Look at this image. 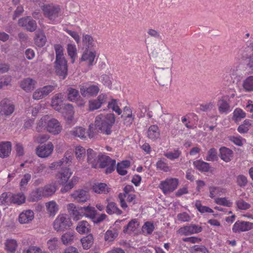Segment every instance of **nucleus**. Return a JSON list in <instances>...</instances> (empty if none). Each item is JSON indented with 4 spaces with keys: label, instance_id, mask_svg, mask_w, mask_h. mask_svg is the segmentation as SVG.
<instances>
[{
    "label": "nucleus",
    "instance_id": "nucleus-1",
    "mask_svg": "<svg viewBox=\"0 0 253 253\" xmlns=\"http://www.w3.org/2000/svg\"><path fill=\"white\" fill-rule=\"evenodd\" d=\"M56 58L54 64V70L56 74L61 80H64L68 75L67 61L65 59L63 54V47L59 44L54 46Z\"/></svg>",
    "mask_w": 253,
    "mask_h": 253
},
{
    "label": "nucleus",
    "instance_id": "nucleus-2",
    "mask_svg": "<svg viewBox=\"0 0 253 253\" xmlns=\"http://www.w3.org/2000/svg\"><path fill=\"white\" fill-rule=\"evenodd\" d=\"M115 122V116L113 113L105 115L102 114L95 118V126L101 133L105 135H110L112 133V128Z\"/></svg>",
    "mask_w": 253,
    "mask_h": 253
},
{
    "label": "nucleus",
    "instance_id": "nucleus-3",
    "mask_svg": "<svg viewBox=\"0 0 253 253\" xmlns=\"http://www.w3.org/2000/svg\"><path fill=\"white\" fill-rule=\"evenodd\" d=\"M44 16L50 21H54L61 15L60 6L53 3L44 4L41 6Z\"/></svg>",
    "mask_w": 253,
    "mask_h": 253
},
{
    "label": "nucleus",
    "instance_id": "nucleus-4",
    "mask_svg": "<svg viewBox=\"0 0 253 253\" xmlns=\"http://www.w3.org/2000/svg\"><path fill=\"white\" fill-rule=\"evenodd\" d=\"M72 222L67 215L60 214L53 222V226L57 232H64L68 230L72 226Z\"/></svg>",
    "mask_w": 253,
    "mask_h": 253
},
{
    "label": "nucleus",
    "instance_id": "nucleus-5",
    "mask_svg": "<svg viewBox=\"0 0 253 253\" xmlns=\"http://www.w3.org/2000/svg\"><path fill=\"white\" fill-rule=\"evenodd\" d=\"M156 79L160 85H169L171 80V70L164 69L162 68H155Z\"/></svg>",
    "mask_w": 253,
    "mask_h": 253
},
{
    "label": "nucleus",
    "instance_id": "nucleus-6",
    "mask_svg": "<svg viewBox=\"0 0 253 253\" xmlns=\"http://www.w3.org/2000/svg\"><path fill=\"white\" fill-rule=\"evenodd\" d=\"M99 168L103 169L106 168L105 173L106 174L110 173L115 170L116 165V160H113L109 156L99 154L98 157Z\"/></svg>",
    "mask_w": 253,
    "mask_h": 253
},
{
    "label": "nucleus",
    "instance_id": "nucleus-7",
    "mask_svg": "<svg viewBox=\"0 0 253 253\" xmlns=\"http://www.w3.org/2000/svg\"><path fill=\"white\" fill-rule=\"evenodd\" d=\"M173 54L171 50L168 49V51L162 56L159 60L155 68H162L164 69H169L171 70L173 64Z\"/></svg>",
    "mask_w": 253,
    "mask_h": 253
},
{
    "label": "nucleus",
    "instance_id": "nucleus-8",
    "mask_svg": "<svg viewBox=\"0 0 253 253\" xmlns=\"http://www.w3.org/2000/svg\"><path fill=\"white\" fill-rule=\"evenodd\" d=\"M178 180L177 178L167 179L161 182L159 187L164 194L170 193L173 191L178 186Z\"/></svg>",
    "mask_w": 253,
    "mask_h": 253
},
{
    "label": "nucleus",
    "instance_id": "nucleus-9",
    "mask_svg": "<svg viewBox=\"0 0 253 253\" xmlns=\"http://www.w3.org/2000/svg\"><path fill=\"white\" fill-rule=\"evenodd\" d=\"M15 106L8 99L5 98L0 102V115L8 116L14 112Z\"/></svg>",
    "mask_w": 253,
    "mask_h": 253
},
{
    "label": "nucleus",
    "instance_id": "nucleus-10",
    "mask_svg": "<svg viewBox=\"0 0 253 253\" xmlns=\"http://www.w3.org/2000/svg\"><path fill=\"white\" fill-rule=\"evenodd\" d=\"M71 197L74 201L79 203H84L90 199V195L87 191L83 189H78L71 194Z\"/></svg>",
    "mask_w": 253,
    "mask_h": 253
},
{
    "label": "nucleus",
    "instance_id": "nucleus-11",
    "mask_svg": "<svg viewBox=\"0 0 253 253\" xmlns=\"http://www.w3.org/2000/svg\"><path fill=\"white\" fill-rule=\"evenodd\" d=\"M79 86L81 93L84 97L96 96L99 91V87L94 84H91L88 86L80 85Z\"/></svg>",
    "mask_w": 253,
    "mask_h": 253
},
{
    "label": "nucleus",
    "instance_id": "nucleus-12",
    "mask_svg": "<svg viewBox=\"0 0 253 253\" xmlns=\"http://www.w3.org/2000/svg\"><path fill=\"white\" fill-rule=\"evenodd\" d=\"M54 146L51 142L46 144L39 146L36 148V154L41 158H46L52 153Z\"/></svg>",
    "mask_w": 253,
    "mask_h": 253
},
{
    "label": "nucleus",
    "instance_id": "nucleus-13",
    "mask_svg": "<svg viewBox=\"0 0 253 253\" xmlns=\"http://www.w3.org/2000/svg\"><path fill=\"white\" fill-rule=\"evenodd\" d=\"M18 24L30 32L35 31L37 27L36 21L29 16L20 18L18 21Z\"/></svg>",
    "mask_w": 253,
    "mask_h": 253
},
{
    "label": "nucleus",
    "instance_id": "nucleus-14",
    "mask_svg": "<svg viewBox=\"0 0 253 253\" xmlns=\"http://www.w3.org/2000/svg\"><path fill=\"white\" fill-rule=\"evenodd\" d=\"M46 127L48 132L53 134H58L62 129V127L59 122L55 119H51L48 120Z\"/></svg>",
    "mask_w": 253,
    "mask_h": 253
},
{
    "label": "nucleus",
    "instance_id": "nucleus-15",
    "mask_svg": "<svg viewBox=\"0 0 253 253\" xmlns=\"http://www.w3.org/2000/svg\"><path fill=\"white\" fill-rule=\"evenodd\" d=\"M72 157V154L70 152H67L65 153L64 158L57 162L51 164L49 168L51 169H57L58 167L61 166L69 165L71 163Z\"/></svg>",
    "mask_w": 253,
    "mask_h": 253
},
{
    "label": "nucleus",
    "instance_id": "nucleus-16",
    "mask_svg": "<svg viewBox=\"0 0 253 253\" xmlns=\"http://www.w3.org/2000/svg\"><path fill=\"white\" fill-rule=\"evenodd\" d=\"M202 231V227L201 226L195 224H191L189 226H185L180 228L179 229V233L181 234L187 236L194 233H200Z\"/></svg>",
    "mask_w": 253,
    "mask_h": 253
},
{
    "label": "nucleus",
    "instance_id": "nucleus-17",
    "mask_svg": "<svg viewBox=\"0 0 253 253\" xmlns=\"http://www.w3.org/2000/svg\"><path fill=\"white\" fill-rule=\"evenodd\" d=\"M253 228V223L248 221H237L234 224L232 230L234 233L247 231Z\"/></svg>",
    "mask_w": 253,
    "mask_h": 253
},
{
    "label": "nucleus",
    "instance_id": "nucleus-18",
    "mask_svg": "<svg viewBox=\"0 0 253 253\" xmlns=\"http://www.w3.org/2000/svg\"><path fill=\"white\" fill-rule=\"evenodd\" d=\"M67 208L74 220H78L83 216L84 211L81 210V207L77 208L74 204H69Z\"/></svg>",
    "mask_w": 253,
    "mask_h": 253
},
{
    "label": "nucleus",
    "instance_id": "nucleus-19",
    "mask_svg": "<svg viewBox=\"0 0 253 253\" xmlns=\"http://www.w3.org/2000/svg\"><path fill=\"white\" fill-rule=\"evenodd\" d=\"M11 146L10 141L0 142V157L5 158L9 157L11 152Z\"/></svg>",
    "mask_w": 253,
    "mask_h": 253
},
{
    "label": "nucleus",
    "instance_id": "nucleus-20",
    "mask_svg": "<svg viewBox=\"0 0 253 253\" xmlns=\"http://www.w3.org/2000/svg\"><path fill=\"white\" fill-rule=\"evenodd\" d=\"M63 95L62 93H57L52 98L51 106L56 111H61L63 107Z\"/></svg>",
    "mask_w": 253,
    "mask_h": 253
},
{
    "label": "nucleus",
    "instance_id": "nucleus-21",
    "mask_svg": "<svg viewBox=\"0 0 253 253\" xmlns=\"http://www.w3.org/2000/svg\"><path fill=\"white\" fill-rule=\"evenodd\" d=\"M34 217V212L30 210L21 212L18 217V221L21 224H27L31 221Z\"/></svg>",
    "mask_w": 253,
    "mask_h": 253
},
{
    "label": "nucleus",
    "instance_id": "nucleus-22",
    "mask_svg": "<svg viewBox=\"0 0 253 253\" xmlns=\"http://www.w3.org/2000/svg\"><path fill=\"white\" fill-rule=\"evenodd\" d=\"M106 96L101 94L99 95L96 99H93L89 101V110L93 111L99 108L105 102Z\"/></svg>",
    "mask_w": 253,
    "mask_h": 253
},
{
    "label": "nucleus",
    "instance_id": "nucleus-23",
    "mask_svg": "<svg viewBox=\"0 0 253 253\" xmlns=\"http://www.w3.org/2000/svg\"><path fill=\"white\" fill-rule=\"evenodd\" d=\"M36 83L35 80L30 78H27L21 82L20 86L25 91L30 92L35 88Z\"/></svg>",
    "mask_w": 253,
    "mask_h": 253
},
{
    "label": "nucleus",
    "instance_id": "nucleus-24",
    "mask_svg": "<svg viewBox=\"0 0 253 253\" xmlns=\"http://www.w3.org/2000/svg\"><path fill=\"white\" fill-rule=\"evenodd\" d=\"M43 197H48L53 195L57 190V185L55 183L52 182L41 187Z\"/></svg>",
    "mask_w": 253,
    "mask_h": 253
},
{
    "label": "nucleus",
    "instance_id": "nucleus-25",
    "mask_svg": "<svg viewBox=\"0 0 253 253\" xmlns=\"http://www.w3.org/2000/svg\"><path fill=\"white\" fill-rule=\"evenodd\" d=\"M72 175V172L67 167H63L61 170L56 174L57 179H60L61 184L65 183Z\"/></svg>",
    "mask_w": 253,
    "mask_h": 253
},
{
    "label": "nucleus",
    "instance_id": "nucleus-26",
    "mask_svg": "<svg viewBox=\"0 0 253 253\" xmlns=\"http://www.w3.org/2000/svg\"><path fill=\"white\" fill-rule=\"evenodd\" d=\"M87 162L91 165L93 168H96L99 162V155H97L96 152L91 149L87 150Z\"/></svg>",
    "mask_w": 253,
    "mask_h": 253
},
{
    "label": "nucleus",
    "instance_id": "nucleus-27",
    "mask_svg": "<svg viewBox=\"0 0 253 253\" xmlns=\"http://www.w3.org/2000/svg\"><path fill=\"white\" fill-rule=\"evenodd\" d=\"M228 99V96H223L218 100L217 105L219 112L221 114L227 112L229 109L230 106L227 102Z\"/></svg>",
    "mask_w": 253,
    "mask_h": 253
},
{
    "label": "nucleus",
    "instance_id": "nucleus-28",
    "mask_svg": "<svg viewBox=\"0 0 253 253\" xmlns=\"http://www.w3.org/2000/svg\"><path fill=\"white\" fill-rule=\"evenodd\" d=\"M76 229L80 234L87 233L91 230V226L86 221L82 220L78 223Z\"/></svg>",
    "mask_w": 253,
    "mask_h": 253
},
{
    "label": "nucleus",
    "instance_id": "nucleus-29",
    "mask_svg": "<svg viewBox=\"0 0 253 253\" xmlns=\"http://www.w3.org/2000/svg\"><path fill=\"white\" fill-rule=\"evenodd\" d=\"M160 131L157 125L151 126L147 131V136L149 138L156 140L160 137Z\"/></svg>",
    "mask_w": 253,
    "mask_h": 253
},
{
    "label": "nucleus",
    "instance_id": "nucleus-30",
    "mask_svg": "<svg viewBox=\"0 0 253 253\" xmlns=\"http://www.w3.org/2000/svg\"><path fill=\"white\" fill-rule=\"evenodd\" d=\"M95 56V51H87L83 53L81 60L86 61L89 66H92Z\"/></svg>",
    "mask_w": 253,
    "mask_h": 253
},
{
    "label": "nucleus",
    "instance_id": "nucleus-31",
    "mask_svg": "<svg viewBox=\"0 0 253 253\" xmlns=\"http://www.w3.org/2000/svg\"><path fill=\"white\" fill-rule=\"evenodd\" d=\"M220 158L222 160L226 162L231 161L233 156V151L225 147H221L219 149Z\"/></svg>",
    "mask_w": 253,
    "mask_h": 253
},
{
    "label": "nucleus",
    "instance_id": "nucleus-32",
    "mask_svg": "<svg viewBox=\"0 0 253 253\" xmlns=\"http://www.w3.org/2000/svg\"><path fill=\"white\" fill-rule=\"evenodd\" d=\"M67 94L68 100L72 102L77 101L80 97L78 90L71 87L67 88Z\"/></svg>",
    "mask_w": 253,
    "mask_h": 253
},
{
    "label": "nucleus",
    "instance_id": "nucleus-33",
    "mask_svg": "<svg viewBox=\"0 0 253 253\" xmlns=\"http://www.w3.org/2000/svg\"><path fill=\"white\" fill-rule=\"evenodd\" d=\"M81 210L84 211L83 216L88 217L92 220L97 214V211L95 208L89 206L81 207Z\"/></svg>",
    "mask_w": 253,
    "mask_h": 253
},
{
    "label": "nucleus",
    "instance_id": "nucleus-34",
    "mask_svg": "<svg viewBox=\"0 0 253 253\" xmlns=\"http://www.w3.org/2000/svg\"><path fill=\"white\" fill-rule=\"evenodd\" d=\"M130 165V163L127 160L123 161L121 163H118L116 168L118 173L121 175H125L127 172L125 169L129 168Z\"/></svg>",
    "mask_w": 253,
    "mask_h": 253
},
{
    "label": "nucleus",
    "instance_id": "nucleus-35",
    "mask_svg": "<svg viewBox=\"0 0 253 253\" xmlns=\"http://www.w3.org/2000/svg\"><path fill=\"white\" fill-rule=\"evenodd\" d=\"M83 249L88 250L92 246L94 242V238L91 234H89L81 240Z\"/></svg>",
    "mask_w": 253,
    "mask_h": 253
},
{
    "label": "nucleus",
    "instance_id": "nucleus-36",
    "mask_svg": "<svg viewBox=\"0 0 253 253\" xmlns=\"http://www.w3.org/2000/svg\"><path fill=\"white\" fill-rule=\"evenodd\" d=\"M93 190L97 193H108L109 191L106 184L104 183H95L92 187Z\"/></svg>",
    "mask_w": 253,
    "mask_h": 253
},
{
    "label": "nucleus",
    "instance_id": "nucleus-37",
    "mask_svg": "<svg viewBox=\"0 0 253 253\" xmlns=\"http://www.w3.org/2000/svg\"><path fill=\"white\" fill-rule=\"evenodd\" d=\"M106 212L109 214L120 215L122 213V211L117 207L116 204L114 202L108 203L106 207Z\"/></svg>",
    "mask_w": 253,
    "mask_h": 253
},
{
    "label": "nucleus",
    "instance_id": "nucleus-38",
    "mask_svg": "<svg viewBox=\"0 0 253 253\" xmlns=\"http://www.w3.org/2000/svg\"><path fill=\"white\" fill-rule=\"evenodd\" d=\"M35 42L36 45L39 47H42L44 45L46 42V38L42 31H40L36 33Z\"/></svg>",
    "mask_w": 253,
    "mask_h": 253
},
{
    "label": "nucleus",
    "instance_id": "nucleus-39",
    "mask_svg": "<svg viewBox=\"0 0 253 253\" xmlns=\"http://www.w3.org/2000/svg\"><path fill=\"white\" fill-rule=\"evenodd\" d=\"M193 165L197 169L203 172L208 171L210 168L209 163L200 160L194 161Z\"/></svg>",
    "mask_w": 253,
    "mask_h": 253
},
{
    "label": "nucleus",
    "instance_id": "nucleus-40",
    "mask_svg": "<svg viewBox=\"0 0 253 253\" xmlns=\"http://www.w3.org/2000/svg\"><path fill=\"white\" fill-rule=\"evenodd\" d=\"M139 226L138 220L137 219H133L130 221L127 225L124 227V232L125 233H128V231H134Z\"/></svg>",
    "mask_w": 253,
    "mask_h": 253
},
{
    "label": "nucleus",
    "instance_id": "nucleus-41",
    "mask_svg": "<svg viewBox=\"0 0 253 253\" xmlns=\"http://www.w3.org/2000/svg\"><path fill=\"white\" fill-rule=\"evenodd\" d=\"M25 196L22 193L15 194H11V203L21 205L25 202Z\"/></svg>",
    "mask_w": 253,
    "mask_h": 253
},
{
    "label": "nucleus",
    "instance_id": "nucleus-42",
    "mask_svg": "<svg viewBox=\"0 0 253 253\" xmlns=\"http://www.w3.org/2000/svg\"><path fill=\"white\" fill-rule=\"evenodd\" d=\"M42 190L41 187H39L33 190L30 194V201L32 202H37L43 197L42 194Z\"/></svg>",
    "mask_w": 253,
    "mask_h": 253
},
{
    "label": "nucleus",
    "instance_id": "nucleus-43",
    "mask_svg": "<svg viewBox=\"0 0 253 253\" xmlns=\"http://www.w3.org/2000/svg\"><path fill=\"white\" fill-rule=\"evenodd\" d=\"M61 112L62 113H65L67 114V118L69 120H72L74 111L73 110V106L72 104L69 103L64 104Z\"/></svg>",
    "mask_w": 253,
    "mask_h": 253
},
{
    "label": "nucleus",
    "instance_id": "nucleus-44",
    "mask_svg": "<svg viewBox=\"0 0 253 253\" xmlns=\"http://www.w3.org/2000/svg\"><path fill=\"white\" fill-rule=\"evenodd\" d=\"M68 55L71 59V62L73 63L77 57V48L75 45L68 44L67 47Z\"/></svg>",
    "mask_w": 253,
    "mask_h": 253
},
{
    "label": "nucleus",
    "instance_id": "nucleus-45",
    "mask_svg": "<svg viewBox=\"0 0 253 253\" xmlns=\"http://www.w3.org/2000/svg\"><path fill=\"white\" fill-rule=\"evenodd\" d=\"M83 42L85 45L86 48H91L95 45L93 37L91 35L87 34H83Z\"/></svg>",
    "mask_w": 253,
    "mask_h": 253
},
{
    "label": "nucleus",
    "instance_id": "nucleus-46",
    "mask_svg": "<svg viewBox=\"0 0 253 253\" xmlns=\"http://www.w3.org/2000/svg\"><path fill=\"white\" fill-rule=\"evenodd\" d=\"M246 114L240 108H236L233 112V120L236 123L246 117Z\"/></svg>",
    "mask_w": 253,
    "mask_h": 253
},
{
    "label": "nucleus",
    "instance_id": "nucleus-47",
    "mask_svg": "<svg viewBox=\"0 0 253 253\" xmlns=\"http://www.w3.org/2000/svg\"><path fill=\"white\" fill-rule=\"evenodd\" d=\"M74 238V232L69 231L62 235L61 239L63 244L66 245L71 243Z\"/></svg>",
    "mask_w": 253,
    "mask_h": 253
},
{
    "label": "nucleus",
    "instance_id": "nucleus-48",
    "mask_svg": "<svg viewBox=\"0 0 253 253\" xmlns=\"http://www.w3.org/2000/svg\"><path fill=\"white\" fill-rule=\"evenodd\" d=\"M5 245L6 251L11 253H13L15 251L17 246L16 240L13 239L7 240Z\"/></svg>",
    "mask_w": 253,
    "mask_h": 253
},
{
    "label": "nucleus",
    "instance_id": "nucleus-49",
    "mask_svg": "<svg viewBox=\"0 0 253 253\" xmlns=\"http://www.w3.org/2000/svg\"><path fill=\"white\" fill-rule=\"evenodd\" d=\"M70 134L74 136L79 137L82 139L85 138V129L81 127H76L70 131Z\"/></svg>",
    "mask_w": 253,
    "mask_h": 253
},
{
    "label": "nucleus",
    "instance_id": "nucleus-50",
    "mask_svg": "<svg viewBox=\"0 0 253 253\" xmlns=\"http://www.w3.org/2000/svg\"><path fill=\"white\" fill-rule=\"evenodd\" d=\"M11 204V193L5 192L0 196V205H9Z\"/></svg>",
    "mask_w": 253,
    "mask_h": 253
},
{
    "label": "nucleus",
    "instance_id": "nucleus-51",
    "mask_svg": "<svg viewBox=\"0 0 253 253\" xmlns=\"http://www.w3.org/2000/svg\"><path fill=\"white\" fill-rule=\"evenodd\" d=\"M47 210L50 215L54 216L58 211V206L55 202L52 201L46 204Z\"/></svg>",
    "mask_w": 253,
    "mask_h": 253
},
{
    "label": "nucleus",
    "instance_id": "nucleus-52",
    "mask_svg": "<svg viewBox=\"0 0 253 253\" xmlns=\"http://www.w3.org/2000/svg\"><path fill=\"white\" fill-rule=\"evenodd\" d=\"M243 85L246 91H253V76H250L246 79L244 81Z\"/></svg>",
    "mask_w": 253,
    "mask_h": 253
},
{
    "label": "nucleus",
    "instance_id": "nucleus-53",
    "mask_svg": "<svg viewBox=\"0 0 253 253\" xmlns=\"http://www.w3.org/2000/svg\"><path fill=\"white\" fill-rule=\"evenodd\" d=\"M217 153L215 148H211L208 151L206 158L207 161L213 162L217 160Z\"/></svg>",
    "mask_w": 253,
    "mask_h": 253
},
{
    "label": "nucleus",
    "instance_id": "nucleus-54",
    "mask_svg": "<svg viewBox=\"0 0 253 253\" xmlns=\"http://www.w3.org/2000/svg\"><path fill=\"white\" fill-rule=\"evenodd\" d=\"M23 253H49L47 252L42 251L37 246H30L28 248L24 250Z\"/></svg>",
    "mask_w": 253,
    "mask_h": 253
},
{
    "label": "nucleus",
    "instance_id": "nucleus-55",
    "mask_svg": "<svg viewBox=\"0 0 253 253\" xmlns=\"http://www.w3.org/2000/svg\"><path fill=\"white\" fill-rule=\"evenodd\" d=\"M195 206L197 210L201 213L206 212L211 213L213 212V210L209 207L202 206L200 201H196Z\"/></svg>",
    "mask_w": 253,
    "mask_h": 253
},
{
    "label": "nucleus",
    "instance_id": "nucleus-56",
    "mask_svg": "<svg viewBox=\"0 0 253 253\" xmlns=\"http://www.w3.org/2000/svg\"><path fill=\"white\" fill-rule=\"evenodd\" d=\"M75 154L77 159L81 161L83 159L85 155V149L81 146H77L76 148Z\"/></svg>",
    "mask_w": 253,
    "mask_h": 253
},
{
    "label": "nucleus",
    "instance_id": "nucleus-57",
    "mask_svg": "<svg viewBox=\"0 0 253 253\" xmlns=\"http://www.w3.org/2000/svg\"><path fill=\"white\" fill-rule=\"evenodd\" d=\"M31 179V175L29 173L25 174L21 178L20 182L21 189H25L26 186Z\"/></svg>",
    "mask_w": 253,
    "mask_h": 253
},
{
    "label": "nucleus",
    "instance_id": "nucleus-58",
    "mask_svg": "<svg viewBox=\"0 0 253 253\" xmlns=\"http://www.w3.org/2000/svg\"><path fill=\"white\" fill-rule=\"evenodd\" d=\"M58 239L56 237H54L52 239L49 240L47 242V246L48 249L50 251H53L56 249L58 246Z\"/></svg>",
    "mask_w": 253,
    "mask_h": 253
},
{
    "label": "nucleus",
    "instance_id": "nucleus-59",
    "mask_svg": "<svg viewBox=\"0 0 253 253\" xmlns=\"http://www.w3.org/2000/svg\"><path fill=\"white\" fill-rule=\"evenodd\" d=\"M118 235V234L116 231H113L112 230H108L106 231L104 239L105 241H113Z\"/></svg>",
    "mask_w": 253,
    "mask_h": 253
},
{
    "label": "nucleus",
    "instance_id": "nucleus-60",
    "mask_svg": "<svg viewBox=\"0 0 253 253\" xmlns=\"http://www.w3.org/2000/svg\"><path fill=\"white\" fill-rule=\"evenodd\" d=\"M181 154V152L178 150H174L172 152H169L165 154V156L170 160L178 158Z\"/></svg>",
    "mask_w": 253,
    "mask_h": 253
},
{
    "label": "nucleus",
    "instance_id": "nucleus-61",
    "mask_svg": "<svg viewBox=\"0 0 253 253\" xmlns=\"http://www.w3.org/2000/svg\"><path fill=\"white\" fill-rule=\"evenodd\" d=\"M108 107L109 108H111L114 111L116 112L118 115H120L122 113V111L118 106L116 100L112 99V101L109 102Z\"/></svg>",
    "mask_w": 253,
    "mask_h": 253
},
{
    "label": "nucleus",
    "instance_id": "nucleus-62",
    "mask_svg": "<svg viewBox=\"0 0 253 253\" xmlns=\"http://www.w3.org/2000/svg\"><path fill=\"white\" fill-rule=\"evenodd\" d=\"M121 117L124 119V124L126 126H130L134 121V117L132 115L126 114L122 115Z\"/></svg>",
    "mask_w": 253,
    "mask_h": 253
},
{
    "label": "nucleus",
    "instance_id": "nucleus-63",
    "mask_svg": "<svg viewBox=\"0 0 253 253\" xmlns=\"http://www.w3.org/2000/svg\"><path fill=\"white\" fill-rule=\"evenodd\" d=\"M154 229V226L153 223L147 221L146 222L143 226H142V230L143 232L146 231V232L148 234H150L152 233Z\"/></svg>",
    "mask_w": 253,
    "mask_h": 253
},
{
    "label": "nucleus",
    "instance_id": "nucleus-64",
    "mask_svg": "<svg viewBox=\"0 0 253 253\" xmlns=\"http://www.w3.org/2000/svg\"><path fill=\"white\" fill-rule=\"evenodd\" d=\"M97 132H100L98 129L96 128L93 124H91L89 126V128L87 131V134L90 138H92L94 137L97 133Z\"/></svg>",
    "mask_w": 253,
    "mask_h": 253
}]
</instances>
